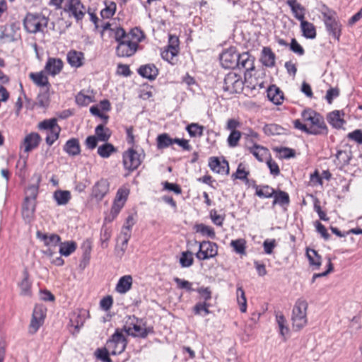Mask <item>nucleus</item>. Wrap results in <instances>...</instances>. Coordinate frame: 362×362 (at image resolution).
Wrapping results in <instances>:
<instances>
[{
	"label": "nucleus",
	"instance_id": "64",
	"mask_svg": "<svg viewBox=\"0 0 362 362\" xmlns=\"http://www.w3.org/2000/svg\"><path fill=\"white\" fill-rule=\"evenodd\" d=\"M347 138L361 144H362V130L356 129L347 134Z\"/></svg>",
	"mask_w": 362,
	"mask_h": 362
},
{
	"label": "nucleus",
	"instance_id": "59",
	"mask_svg": "<svg viewBox=\"0 0 362 362\" xmlns=\"http://www.w3.org/2000/svg\"><path fill=\"white\" fill-rule=\"evenodd\" d=\"M113 153V145L106 143L98 148V153L102 158H108Z\"/></svg>",
	"mask_w": 362,
	"mask_h": 362
},
{
	"label": "nucleus",
	"instance_id": "13",
	"mask_svg": "<svg viewBox=\"0 0 362 362\" xmlns=\"http://www.w3.org/2000/svg\"><path fill=\"white\" fill-rule=\"evenodd\" d=\"M135 221L132 215H129L122 227L121 233L118 238L122 241V247L120 249L122 252L125 250L124 246L128 243V241L131 237V230L132 226L134 225Z\"/></svg>",
	"mask_w": 362,
	"mask_h": 362
},
{
	"label": "nucleus",
	"instance_id": "31",
	"mask_svg": "<svg viewBox=\"0 0 362 362\" xmlns=\"http://www.w3.org/2000/svg\"><path fill=\"white\" fill-rule=\"evenodd\" d=\"M29 76L33 83L39 87L46 86L49 88L50 86L48 78L43 74L42 71L36 73L32 72L29 74Z\"/></svg>",
	"mask_w": 362,
	"mask_h": 362
},
{
	"label": "nucleus",
	"instance_id": "46",
	"mask_svg": "<svg viewBox=\"0 0 362 362\" xmlns=\"http://www.w3.org/2000/svg\"><path fill=\"white\" fill-rule=\"evenodd\" d=\"M230 245L237 254L242 255H246V241L245 239L239 238L237 240H233Z\"/></svg>",
	"mask_w": 362,
	"mask_h": 362
},
{
	"label": "nucleus",
	"instance_id": "25",
	"mask_svg": "<svg viewBox=\"0 0 362 362\" xmlns=\"http://www.w3.org/2000/svg\"><path fill=\"white\" fill-rule=\"evenodd\" d=\"M132 283V276L124 275L119 279L115 290L120 294H124L131 289Z\"/></svg>",
	"mask_w": 362,
	"mask_h": 362
},
{
	"label": "nucleus",
	"instance_id": "26",
	"mask_svg": "<svg viewBox=\"0 0 362 362\" xmlns=\"http://www.w3.org/2000/svg\"><path fill=\"white\" fill-rule=\"evenodd\" d=\"M36 208V202L24 199L22 205V216L24 219L30 221L33 217Z\"/></svg>",
	"mask_w": 362,
	"mask_h": 362
},
{
	"label": "nucleus",
	"instance_id": "47",
	"mask_svg": "<svg viewBox=\"0 0 362 362\" xmlns=\"http://www.w3.org/2000/svg\"><path fill=\"white\" fill-rule=\"evenodd\" d=\"M276 321L279 327L280 334L282 337H285L289 332L285 317L281 313H277L276 315Z\"/></svg>",
	"mask_w": 362,
	"mask_h": 362
},
{
	"label": "nucleus",
	"instance_id": "2",
	"mask_svg": "<svg viewBox=\"0 0 362 362\" xmlns=\"http://www.w3.org/2000/svg\"><path fill=\"white\" fill-rule=\"evenodd\" d=\"M301 117L303 122H310V134L311 135H327L328 133L327 127L323 117L311 108L305 109L301 112Z\"/></svg>",
	"mask_w": 362,
	"mask_h": 362
},
{
	"label": "nucleus",
	"instance_id": "53",
	"mask_svg": "<svg viewBox=\"0 0 362 362\" xmlns=\"http://www.w3.org/2000/svg\"><path fill=\"white\" fill-rule=\"evenodd\" d=\"M177 54L178 49H176L173 47H171L170 48L167 47L166 49L161 52V57L163 58V59L173 64L174 58L177 57Z\"/></svg>",
	"mask_w": 362,
	"mask_h": 362
},
{
	"label": "nucleus",
	"instance_id": "12",
	"mask_svg": "<svg viewBox=\"0 0 362 362\" xmlns=\"http://www.w3.org/2000/svg\"><path fill=\"white\" fill-rule=\"evenodd\" d=\"M238 59L237 60L236 68L239 69H244L245 77L251 76L250 72L255 69V57L252 56L249 52H245L242 54L238 53Z\"/></svg>",
	"mask_w": 362,
	"mask_h": 362
},
{
	"label": "nucleus",
	"instance_id": "33",
	"mask_svg": "<svg viewBox=\"0 0 362 362\" xmlns=\"http://www.w3.org/2000/svg\"><path fill=\"white\" fill-rule=\"evenodd\" d=\"M111 23L110 22H103L100 21V27L102 30L100 32L101 37L103 41L110 42V44L112 43V35H113V29L111 28Z\"/></svg>",
	"mask_w": 362,
	"mask_h": 362
},
{
	"label": "nucleus",
	"instance_id": "36",
	"mask_svg": "<svg viewBox=\"0 0 362 362\" xmlns=\"http://www.w3.org/2000/svg\"><path fill=\"white\" fill-rule=\"evenodd\" d=\"M303 35L306 38L314 39L316 37V30L313 23L303 20L300 21Z\"/></svg>",
	"mask_w": 362,
	"mask_h": 362
},
{
	"label": "nucleus",
	"instance_id": "39",
	"mask_svg": "<svg viewBox=\"0 0 362 362\" xmlns=\"http://www.w3.org/2000/svg\"><path fill=\"white\" fill-rule=\"evenodd\" d=\"M255 194L260 198H271L274 195L275 189L269 185L255 186Z\"/></svg>",
	"mask_w": 362,
	"mask_h": 362
},
{
	"label": "nucleus",
	"instance_id": "9",
	"mask_svg": "<svg viewBox=\"0 0 362 362\" xmlns=\"http://www.w3.org/2000/svg\"><path fill=\"white\" fill-rule=\"evenodd\" d=\"M145 324L141 320L134 317L132 322L128 325L127 332L133 336L145 338L153 332L152 327H144Z\"/></svg>",
	"mask_w": 362,
	"mask_h": 362
},
{
	"label": "nucleus",
	"instance_id": "61",
	"mask_svg": "<svg viewBox=\"0 0 362 362\" xmlns=\"http://www.w3.org/2000/svg\"><path fill=\"white\" fill-rule=\"evenodd\" d=\"M248 175L249 172L245 170L243 163H240L238 166L235 173H233L232 175V177H233L234 179L245 180L247 179Z\"/></svg>",
	"mask_w": 362,
	"mask_h": 362
},
{
	"label": "nucleus",
	"instance_id": "23",
	"mask_svg": "<svg viewBox=\"0 0 362 362\" xmlns=\"http://www.w3.org/2000/svg\"><path fill=\"white\" fill-rule=\"evenodd\" d=\"M286 4L297 20L299 21L305 20V8L298 3L297 0H287Z\"/></svg>",
	"mask_w": 362,
	"mask_h": 362
},
{
	"label": "nucleus",
	"instance_id": "37",
	"mask_svg": "<svg viewBox=\"0 0 362 362\" xmlns=\"http://www.w3.org/2000/svg\"><path fill=\"white\" fill-rule=\"evenodd\" d=\"M194 229L197 233H200L203 236H206L211 239L216 238V233L213 228L204 225V223H198L194 225Z\"/></svg>",
	"mask_w": 362,
	"mask_h": 362
},
{
	"label": "nucleus",
	"instance_id": "42",
	"mask_svg": "<svg viewBox=\"0 0 362 362\" xmlns=\"http://www.w3.org/2000/svg\"><path fill=\"white\" fill-rule=\"evenodd\" d=\"M95 133L99 141H107L111 136L112 131L100 124L95 127Z\"/></svg>",
	"mask_w": 362,
	"mask_h": 362
},
{
	"label": "nucleus",
	"instance_id": "15",
	"mask_svg": "<svg viewBox=\"0 0 362 362\" xmlns=\"http://www.w3.org/2000/svg\"><path fill=\"white\" fill-rule=\"evenodd\" d=\"M209 166L210 169L219 174L228 175L229 173V165L226 160L223 159L220 161L216 157L209 158Z\"/></svg>",
	"mask_w": 362,
	"mask_h": 362
},
{
	"label": "nucleus",
	"instance_id": "18",
	"mask_svg": "<svg viewBox=\"0 0 362 362\" xmlns=\"http://www.w3.org/2000/svg\"><path fill=\"white\" fill-rule=\"evenodd\" d=\"M138 74L143 78L153 81L158 75V69L153 64L141 65L137 70Z\"/></svg>",
	"mask_w": 362,
	"mask_h": 362
},
{
	"label": "nucleus",
	"instance_id": "49",
	"mask_svg": "<svg viewBox=\"0 0 362 362\" xmlns=\"http://www.w3.org/2000/svg\"><path fill=\"white\" fill-rule=\"evenodd\" d=\"M38 129L40 130H53L55 129L61 128L57 124V119L56 118H51L49 119H45L38 124Z\"/></svg>",
	"mask_w": 362,
	"mask_h": 362
},
{
	"label": "nucleus",
	"instance_id": "1",
	"mask_svg": "<svg viewBox=\"0 0 362 362\" xmlns=\"http://www.w3.org/2000/svg\"><path fill=\"white\" fill-rule=\"evenodd\" d=\"M115 40L117 42V54L122 57H131L136 52L139 45L129 40L127 32L115 22Z\"/></svg>",
	"mask_w": 362,
	"mask_h": 362
},
{
	"label": "nucleus",
	"instance_id": "30",
	"mask_svg": "<svg viewBox=\"0 0 362 362\" xmlns=\"http://www.w3.org/2000/svg\"><path fill=\"white\" fill-rule=\"evenodd\" d=\"M267 97L275 105H280L284 100V93L279 88L272 85L267 90Z\"/></svg>",
	"mask_w": 362,
	"mask_h": 362
},
{
	"label": "nucleus",
	"instance_id": "55",
	"mask_svg": "<svg viewBox=\"0 0 362 362\" xmlns=\"http://www.w3.org/2000/svg\"><path fill=\"white\" fill-rule=\"evenodd\" d=\"M243 135L247 140V144H251V146L254 144H257V142L260 139L259 134L250 128L247 129L245 132H243Z\"/></svg>",
	"mask_w": 362,
	"mask_h": 362
},
{
	"label": "nucleus",
	"instance_id": "27",
	"mask_svg": "<svg viewBox=\"0 0 362 362\" xmlns=\"http://www.w3.org/2000/svg\"><path fill=\"white\" fill-rule=\"evenodd\" d=\"M63 150L71 156L79 155L81 153V147L78 139L76 138L69 139L64 144Z\"/></svg>",
	"mask_w": 362,
	"mask_h": 362
},
{
	"label": "nucleus",
	"instance_id": "62",
	"mask_svg": "<svg viewBox=\"0 0 362 362\" xmlns=\"http://www.w3.org/2000/svg\"><path fill=\"white\" fill-rule=\"evenodd\" d=\"M174 281L177 284L180 288L185 289L189 292L195 291L192 288V284L187 280L175 277L174 278Z\"/></svg>",
	"mask_w": 362,
	"mask_h": 362
},
{
	"label": "nucleus",
	"instance_id": "20",
	"mask_svg": "<svg viewBox=\"0 0 362 362\" xmlns=\"http://www.w3.org/2000/svg\"><path fill=\"white\" fill-rule=\"evenodd\" d=\"M247 148L249 152L260 162H263L264 160L270 157L269 149L257 144H254L252 146H247Z\"/></svg>",
	"mask_w": 362,
	"mask_h": 362
},
{
	"label": "nucleus",
	"instance_id": "44",
	"mask_svg": "<svg viewBox=\"0 0 362 362\" xmlns=\"http://www.w3.org/2000/svg\"><path fill=\"white\" fill-rule=\"evenodd\" d=\"M129 40L133 42H136L139 45V42H142L146 36L144 32L139 28L136 27L132 28L129 33H127Z\"/></svg>",
	"mask_w": 362,
	"mask_h": 362
},
{
	"label": "nucleus",
	"instance_id": "34",
	"mask_svg": "<svg viewBox=\"0 0 362 362\" xmlns=\"http://www.w3.org/2000/svg\"><path fill=\"white\" fill-rule=\"evenodd\" d=\"M115 355L122 353L127 345L124 336L117 329L115 332Z\"/></svg>",
	"mask_w": 362,
	"mask_h": 362
},
{
	"label": "nucleus",
	"instance_id": "14",
	"mask_svg": "<svg viewBox=\"0 0 362 362\" xmlns=\"http://www.w3.org/2000/svg\"><path fill=\"white\" fill-rule=\"evenodd\" d=\"M113 211V206L110 209V214L107 217L105 218L104 223L101 229L100 233V240L101 245L103 247L107 246V241L112 236V220L111 214Z\"/></svg>",
	"mask_w": 362,
	"mask_h": 362
},
{
	"label": "nucleus",
	"instance_id": "38",
	"mask_svg": "<svg viewBox=\"0 0 362 362\" xmlns=\"http://www.w3.org/2000/svg\"><path fill=\"white\" fill-rule=\"evenodd\" d=\"M174 139H172L167 133L159 134L156 138L158 149L166 148L174 144Z\"/></svg>",
	"mask_w": 362,
	"mask_h": 362
},
{
	"label": "nucleus",
	"instance_id": "8",
	"mask_svg": "<svg viewBox=\"0 0 362 362\" xmlns=\"http://www.w3.org/2000/svg\"><path fill=\"white\" fill-rule=\"evenodd\" d=\"M326 30L335 40H339L341 25L331 13H323Z\"/></svg>",
	"mask_w": 362,
	"mask_h": 362
},
{
	"label": "nucleus",
	"instance_id": "19",
	"mask_svg": "<svg viewBox=\"0 0 362 362\" xmlns=\"http://www.w3.org/2000/svg\"><path fill=\"white\" fill-rule=\"evenodd\" d=\"M129 194V189L127 187L123 186L118 189L115 199V214H118L124 206Z\"/></svg>",
	"mask_w": 362,
	"mask_h": 362
},
{
	"label": "nucleus",
	"instance_id": "50",
	"mask_svg": "<svg viewBox=\"0 0 362 362\" xmlns=\"http://www.w3.org/2000/svg\"><path fill=\"white\" fill-rule=\"evenodd\" d=\"M306 255L310 264L315 266L316 269H319L321 265V257L317 254V251L313 249L307 250Z\"/></svg>",
	"mask_w": 362,
	"mask_h": 362
},
{
	"label": "nucleus",
	"instance_id": "17",
	"mask_svg": "<svg viewBox=\"0 0 362 362\" xmlns=\"http://www.w3.org/2000/svg\"><path fill=\"white\" fill-rule=\"evenodd\" d=\"M41 141V137L37 132H31L27 134L23 141L24 151L28 153L36 148Z\"/></svg>",
	"mask_w": 362,
	"mask_h": 362
},
{
	"label": "nucleus",
	"instance_id": "63",
	"mask_svg": "<svg viewBox=\"0 0 362 362\" xmlns=\"http://www.w3.org/2000/svg\"><path fill=\"white\" fill-rule=\"evenodd\" d=\"M76 102L81 106L88 105L92 102L91 98L88 95H85L81 92L78 93L76 96Z\"/></svg>",
	"mask_w": 362,
	"mask_h": 362
},
{
	"label": "nucleus",
	"instance_id": "60",
	"mask_svg": "<svg viewBox=\"0 0 362 362\" xmlns=\"http://www.w3.org/2000/svg\"><path fill=\"white\" fill-rule=\"evenodd\" d=\"M61 128L48 131L45 139L47 144L51 146L59 137Z\"/></svg>",
	"mask_w": 362,
	"mask_h": 362
},
{
	"label": "nucleus",
	"instance_id": "52",
	"mask_svg": "<svg viewBox=\"0 0 362 362\" xmlns=\"http://www.w3.org/2000/svg\"><path fill=\"white\" fill-rule=\"evenodd\" d=\"M263 131L268 136L280 135L283 134L284 128L276 124H269L264 127Z\"/></svg>",
	"mask_w": 362,
	"mask_h": 362
},
{
	"label": "nucleus",
	"instance_id": "54",
	"mask_svg": "<svg viewBox=\"0 0 362 362\" xmlns=\"http://www.w3.org/2000/svg\"><path fill=\"white\" fill-rule=\"evenodd\" d=\"M186 130L191 137L201 136L203 135L204 127L197 123H192L187 126Z\"/></svg>",
	"mask_w": 362,
	"mask_h": 362
},
{
	"label": "nucleus",
	"instance_id": "45",
	"mask_svg": "<svg viewBox=\"0 0 362 362\" xmlns=\"http://www.w3.org/2000/svg\"><path fill=\"white\" fill-rule=\"evenodd\" d=\"M210 304L206 302H199L195 304L193 308V312L196 315L202 317L206 316L210 313L209 308Z\"/></svg>",
	"mask_w": 362,
	"mask_h": 362
},
{
	"label": "nucleus",
	"instance_id": "35",
	"mask_svg": "<svg viewBox=\"0 0 362 362\" xmlns=\"http://www.w3.org/2000/svg\"><path fill=\"white\" fill-rule=\"evenodd\" d=\"M77 247L74 241H64L59 244V253L62 256L68 257L72 254Z\"/></svg>",
	"mask_w": 362,
	"mask_h": 362
},
{
	"label": "nucleus",
	"instance_id": "4",
	"mask_svg": "<svg viewBox=\"0 0 362 362\" xmlns=\"http://www.w3.org/2000/svg\"><path fill=\"white\" fill-rule=\"evenodd\" d=\"M308 303L305 300L298 299L293 308L292 311V323L293 329L299 331L303 328L308 322L307 310Z\"/></svg>",
	"mask_w": 362,
	"mask_h": 362
},
{
	"label": "nucleus",
	"instance_id": "48",
	"mask_svg": "<svg viewBox=\"0 0 362 362\" xmlns=\"http://www.w3.org/2000/svg\"><path fill=\"white\" fill-rule=\"evenodd\" d=\"M24 277L23 280L19 284V287L21 288V295L22 296H30L31 295V284L28 280V273L25 271Z\"/></svg>",
	"mask_w": 362,
	"mask_h": 362
},
{
	"label": "nucleus",
	"instance_id": "10",
	"mask_svg": "<svg viewBox=\"0 0 362 362\" xmlns=\"http://www.w3.org/2000/svg\"><path fill=\"white\" fill-rule=\"evenodd\" d=\"M238 52L236 48L230 47L226 49L220 56V62L222 66L225 69H235L238 64L237 60L238 59Z\"/></svg>",
	"mask_w": 362,
	"mask_h": 362
},
{
	"label": "nucleus",
	"instance_id": "57",
	"mask_svg": "<svg viewBox=\"0 0 362 362\" xmlns=\"http://www.w3.org/2000/svg\"><path fill=\"white\" fill-rule=\"evenodd\" d=\"M96 358L102 362H112L110 354L105 347L97 349L94 353Z\"/></svg>",
	"mask_w": 362,
	"mask_h": 362
},
{
	"label": "nucleus",
	"instance_id": "28",
	"mask_svg": "<svg viewBox=\"0 0 362 362\" xmlns=\"http://www.w3.org/2000/svg\"><path fill=\"white\" fill-rule=\"evenodd\" d=\"M37 237L42 240L47 247H55L61 243V238L57 234H45L40 231L37 232Z\"/></svg>",
	"mask_w": 362,
	"mask_h": 362
},
{
	"label": "nucleus",
	"instance_id": "11",
	"mask_svg": "<svg viewBox=\"0 0 362 362\" xmlns=\"http://www.w3.org/2000/svg\"><path fill=\"white\" fill-rule=\"evenodd\" d=\"M223 88L230 93H238L243 88L240 76L235 73L230 72L225 76Z\"/></svg>",
	"mask_w": 362,
	"mask_h": 362
},
{
	"label": "nucleus",
	"instance_id": "6",
	"mask_svg": "<svg viewBox=\"0 0 362 362\" xmlns=\"http://www.w3.org/2000/svg\"><path fill=\"white\" fill-rule=\"evenodd\" d=\"M144 156L133 148H129L123 153V165L126 170L132 172L136 170L141 165Z\"/></svg>",
	"mask_w": 362,
	"mask_h": 362
},
{
	"label": "nucleus",
	"instance_id": "43",
	"mask_svg": "<svg viewBox=\"0 0 362 362\" xmlns=\"http://www.w3.org/2000/svg\"><path fill=\"white\" fill-rule=\"evenodd\" d=\"M54 199L58 205H65L71 199V193L66 190H57L54 193Z\"/></svg>",
	"mask_w": 362,
	"mask_h": 362
},
{
	"label": "nucleus",
	"instance_id": "40",
	"mask_svg": "<svg viewBox=\"0 0 362 362\" xmlns=\"http://www.w3.org/2000/svg\"><path fill=\"white\" fill-rule=\"evenodd\" d=\"M273 197V205L279 204L281 206H284L288 205L290 202L288 194L281 190L275 191Z\"/></svg>",
	"mask_w": 362,
	"mask_h": 362
},
{
	"label": "nucleus",
	"instance_id": "22",
	"mask_svg": "<svg viewBox=\"0 0 362 362\" xmlns=\"http://www.w3.org/2000/svg\"><path fill=\"white\" fill-rule=\"evenodd\" d=\"M66 59L71 67L78 68L83 64L84 54L81 52L71 49L68 52Z\"/></svg>",
	"mask_w": 362,
	"mask_h": 362
},
{
	"label": "nucleus",
	"instance_id": "56",
	"mask_svg": "<svg viewBox=\"0 0 362 362\" xmlns=\"http://www.w3.org/2000/svg\"><path fill=\"white\" fill-rule=\"evenodd\" d=\"M242 133L240 131L230 132L227 139V143L229 147L235 148L238 145V142L242 136Z\"/></svg>",
	"mask_w": 362,
	"mask_h": 362
},
{
	"label": "nucleus",
	"instance_id": "58",
	"mask_svg": "<svg viewBox=\"0 0 362 362\" xmlns=\"http://www.w3.org/2000/svg\"><path fill=\"white\" fill-rule=\"evenodd\" d=\"M194 262L192 253L189 251L183 252L180 259V263L182 267H189Z\"/></svg>",
	"mask_w": 362,
	"mask_h": 362
},
{
	"label": "nucleus",
	"instance_id": "5",
	"mask_svg": "<svg viewBox=\"0 0 362 362\" xmlns=\"http://www.w3.org/2000/svg\"><path fill=\"white\" fill-rule=\"evenodd\" d=\"M199 244V250L195 256L199 260H206L216 257L218 255V245L211 241H195Z\"/></svg>",
	"mask_w": 362,
	"mask_h": 362
},
{
	"label": "nucleus",
	"instance_id": "32",
	"mask_svg": "<svg viewBox=\"0 0 362 362\" xmlns=\"http://www.w3.org/2000/svg\"><path fill=\"white\" fill-rule=\"evenodd\" d=\"M108 191V184L105 180L98 181L93 187V193L97 199H102Z\"/></svg>",
	"mask_w": 362,
	"mask_h": 362
},
{
	"label": "nucleus",
	"instance_id": "16",
	"mask_svg": "<svg viewBox=\"0 0 362 362\" xmlns=\"http://www.w3.org/2000/svg\"><path fill=\"white\" fill-rule=\"evenodd\" d=\"M45 316V315L42 308L40 307H35L34 308L30 325V332L35 333L39 329L44 322Z\"/></svg>",
	"mask_w": 362,
	"mask_h": 362
},
{
	"label": "nucleus",
	"instance_id": "41",
	"mask_svg": "<svg viewBox=\"0 0 362 362\" xmlns=\"http://www.w3.org/2000/svg\"><path fill=\"white\" fill-rule=\"evenodd\" d=\"M351 158V152L347 151L339 150L336 154L335 163L341 167L348 165Z\"/></svg>",
	"mask_w": 362,
	"mask_h": 362
},
{
	"label": "nucleus",
	"instance_id": "51",
	"mask_svg": "<svg viewBox=\"0 0 362 362\" xmlns=\"http://www.w3.org/2000/svg\"><path fill=\"white\" fill-rule=\"evenodd\" d=\"M237 302L240 306V310L242 313H245L247 310V300L245 291L242 286H238L237 291Z\"/></svg>",
	"mask_w": 362,
	"mask_h": 362
},
{
	"label": "nucleus",
	"instance_id": "3",
	"mask_svg": "<svg viewBox=\"0 0 362 362\" xmlns=\"http://www.w3.org/2000/svg\"><path fill=\"white\" fill-rule=\"evenodd\" d=\"M49 18L42 13H28L23 20V26L28 33L35 34L43 32V29L47 28Z\"/></svg>",
	"mask_w": 362,
	"mask_h": 362
},
{
	"label": "nucleus",
	"instance_id": "21",
	"mask_svg": "<svg viewBox=\"0 0 362 362\" xmlns=\"http://www.w3.org/2000/svg\"><path fill=\"white\" fill-rule=\"evenodd\" d=\"M64 63L59 58L49 57L45 70L50 75L55 76L61 72Z\"/></svg>",
	"mask_w": 362,
	"mask_h": 362
},
{
	"label": "nucleus",
	"instance_id": "24",
	"mask_svg": "<svg viewBox=\"0 0 362 362\" xmlns=\"http://www.w3.org/2000/svg\"><path fill=\"white\" fill-rule=\"evenodd\" d=\"M260 61L267 67H273L276 64V55L269 47H263Z\"/></svg>",
	"mask_w": 362,
	"mask_h": 362
},
{
	"label": "nucleus",
	"instance_id": "7",
	"mask_svg": "<svg viewBox=\"0 0 362 362\" xmlns=\"http://www.w3.org/2000/svg\"><path fill=\"white\" fill-rule=\"evenodd\" d=\"M69 16L74 17L76 21H81L86 14V8L80 0H69L64 8Z\"/></svg>",
	"mask_w": 362,
	"mask_h": 362
},
{
	"label": "nucleus",
	"instance_id": "29",
	"mask_svg": "<svg viewBox=\"0 0 362 362\" xmlns=\"http://www.w3.org/2000/svg\"><path fill=\"white\" fill-rule=\"evenodd\" d=\"M344 114L339 110H334L328 114L327 119L334 128L339 129L345 123L341 117Z\"/></svg>",
	"mask_w": 362,
	"mask_h": 362
}]
</instances>
